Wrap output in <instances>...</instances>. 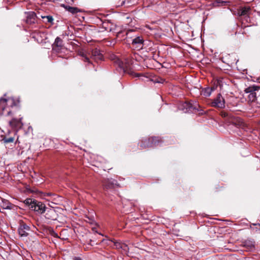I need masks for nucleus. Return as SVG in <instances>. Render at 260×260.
<instances>
[{"label": "nucleus", "instance_id": "nucleus-1", "mask_svg": "<svg viewBox=\"0 0 260 260\" xmlns=\"http://www.w3.org/2000/svg\"><path fill=\"white\" fill-rule=\"evenodd\" d=\"M115 62L118 65L120 71H122L123 73H127L135 77H146L143 75V74L136 73L131 70V66L132 63V61L129 58H125L124 61H122L120 59L117 58Z\"/></svg>", "mask_w": 260, "mask_h": 260}, {"label": "nucleus", "instance_id": "nucleus-2", "mask_svg": "<svg viewBox=\"0 0 260 260\" xmlns=\"http://www.w3.org/2000/svg\"><path fill=\"white\" fill-rule=\"evenodd\" d=\"M24 203L27 205L29 208L36 212L38 214H42L46 211V206L42 202L32 199H26Z\"/></svg>", "mask_w": 260, "mask_h": 260}, {"label": "nucleus", "instance_id": "nucleus-3", "mask_svg": "<svg viewBox=\"0 0 260 260\" xmlns=\"http://www.w3.org/2000/svg\"><path fill=\"white\" fill-rule=\"evenodd\" d=\"M183 108L182 110L184 112H199V114L203 115L205 113L204 110L201 109L199 104L196 102H185L182 105Z\"/></svg>", "mask_w": 260, "mask_h": 260}, {"label": "nucleus", "instance_id": "nucleus-4", "mask_svg": "<svg viewBox=\"0 0 260 260\" xmlns=\"http://www.w3.org/2000/svg\"><path fill=\"white\" fill-rule=\"evenodd\" d=\"M211 106L213 107L218 108H224L225 107V100L220 93L217 94V96L211 103Z\"/></svg>", "mask_w": 260, "mask_h": 260}, {"label": "nucleus", "instance_id": "nucleus-5", "mask_svg": "<svg viewBox=\"0 0 260 260\" xmlns=\"http://www.w3.org/2000/svg\"><path fill=\"white\" fill-rule=\"evenodd\" d=\"M259 89V87L256 86H249L245 89L246 93H249L248 95L249 100L251 102H254L256 99V91Z\"/></svg>", "mask_w": 260, "mask_h": 260}, {"label": "nucleus", "instance_id": "nucleus-6", "mask_svg": "<svg viewBox=\"0 0 260 260\" xmlns=\"http://www.w3.org/2000/svg\"><path fill=\"white\" fill-rule=\"evenodd\" d=\"M30 231V227L26 223L22 222L20 223V226L18 228L19 234L21 237H26L28 234V232Z\"/></svg>", "mask_w": 260, "mask_h": 260}, {"label": "nucleus", "instance_id": "nucleus-7", "mask_svg": "<svg viewBox=\"0 0 260 260\" xmlns=\"http://www.w3.org/2000/svg\"><path fill=\"white\" fill-rule=\"evenodd\" d=\"M143 43L144 40L141 37H137L132 41V45L133 47L138 50L142 49Z\"/></svg>", "mask_w": 260, "mask_h": 260}, {"label": "nucleus", "instance_id": "nucleus-8", "mask_svg": "<svg viewBox=\"0 0 260 260\" xmlns=\"http://www.w3.org/2000/svg\"><path fill=\"white\" fill-rule=\"evenodd\" d=\"M1 207L4 209L14 210L16 208L15 205L10 203L8 200L1 198Z\"/></svg>", "mask_w": 260, "mask_h": 260}, {"label": "nucleus", "instance_id": "nucleus-9", "mask_svg": "<svg viewBox=\"0 0 260 260\" xmlns=\"http://www.w3.org/2000/svg\"><path fill=\"white\" fill-rule=\"evenodd\" d=\"M11 101L12 103L11 105V106H14L15 104L14 103V101L13 98L11 99H4V98H1L0 99V114H2L3 111L6 108V106L7 105V102L8 101Z\"/></svg>", "mask_w": 260, "mask_h": 260}, {"label": "nucleus", "instance_id": "nucleus-10", "mask_svg": "<svg viewBox=\"0 0 260 260\" xmlns=\"http://www.w3.org/2000/svg\"><path fill=\"white\" fill-rule=\"evenodd\" d=\"M104 185L106 189H111L114 188L115 186H118L117 181L112 179H107L104 182Z\"/></svg>", "mask_w": 260, "mask_h": 260}, {"label": "nucleus", "instance_id": "nucleus-11", "mask_svg": "<svg viewBox=\"0 0 260 260\" xmlns=\"http://www.w3.org/2000/svg\"><path fill=\"white\" fill-rule=\"evenodd\" d=\"M251 13V8L249 7H242L237 10V14L239 16H248Z\"/></svg>", "mask_w": 260, "mask_h": 260}, {"label": "nucleus", "instance_id": "nucleus-12", "mask_svg": "<svg viewBox=\"0 0 260 260\" xmlns=\"http://www.w3.org/2000/svg\"><path fill=\"white\" fill-rule=\"evenodd\" d=\"M92 57L95 60H101L103 59V55L100 51L97 49H93L91 52Z\"/></svg>", "mask_w": 260, "mask_h": 260}, {"label": "nucleus", "instance_id": "nucleus-13", "mask_svg": "<svg viewBox=\"0 0 260 260\" xmlns=\"http://www.w3.org/2000/svg\"><path fill=\"white\" fill-rule=\"evenodd\" d=\"M150 140H151V144H147L146 146H147V147H148L149 146H151V145H158L159 142H161L160 139L158 137H152L150 139ZM140 146L141 147H145L146 145L145 144H141Z\"/></svg>", "mask_w": 260, "mask_h": 260}, {"label": "nucleus", "instance_id": "nucleus-14", "mask_svg": "<svg viewBox=\"0 0 260 260\" xmlns=\"http://www.w3.org/2000/svg\"><path fill=\"white\" fill-rule=\"evenodd\" d=\"M215 90L214 87H206L204 88L202 90L201 93L202 95L206 97L210 96L212 92Z\"/></svg>", "mask_w": 260, "mask_h": 260}, {"label": "nucleus", "instance_id": "nucleus-15", "mask_svg": "<svg viewBox=\"0 0 260 260\" xmlns=\"http://www.w3.org/2000/svg\"><path fill=\"white\" fill-rule=\"evenodd\" d=\"M61 7H63L67 11L72 14H76L80 11L79 9L76 7H72L64 4H62Z\"/></svg>", "mask_w": 260, "mask_h": 260}, {"label": "nucleus", "instance_id": "nucleus-16", "mask_svg": "<svg viewBox=\"0 0 260 260\" xmlns=\"http://www.w3.org/2000/svg\"><path fill=\"white\" fill-rule=\"evenodd\" d=\"M55 215V212L54 210L49 209L47 210V212L45 214V218L48 219H54V217Z\"/></svg>", "mask_w": 260, "mask_h": 260}, {"label": "nucleus", "instance_id": "nucleus-17", "mask_svg": "<svg viewBox=\"0 0 260 260\" xmlns=\"http://www.w3.org/2000/svg\"><path fill=\"white\" fill-rule=\"evenodd\" d=\"M62 40L59 37H57L53 44V49H55V47H57V50L60 49L62 47Z\"/></svg>", "mask_w": 260, "mask_h": 260}, {"label": "nucleus", "instance_id": "nucleus-18", "mask_svg": "<svg viewBox=\"0 0 260 260\" xmlns=\"http://www.w3.org/2000/svg\"><path fill=\"white\" fill-rule=\"evenodd\" d=\"M103 242L104 243H105L106 244H107V245H111V243H113L114 244V245L115 246V247L116 248H122V246L120 244V243L118 242H113L112 241L110 240H103Z\"/></svg>", "mask_w": 260, "mask_h": 260}, {"label": "nucleus", "instance_id": "nucleus-19", "mask_svg": "<svg viewBox=\"0 0 260 260\" xmlns=\"http://www.w3.org/2000/svg\"><path fill=\"white\" fill-rule=\"evenodd\" d=\"M42 17L43 19H45V22L53 23V21L54 19H53L52 16H51L50 15H48V16H42Z\"/></svg>", "mask_w": 260, "mask_h": 260}, {"label": "nucleus", "instance_id": "nucleus-20", "mask_svg": "<svg viewBox=\"0 0 260 260\" xmlns=\"http://www.w3.org/2000/svg\"><path fill=\"white\" fill-rule=\"evenodd\" d=\"M227 2L225 1H222L221 0L216 1L213 5L214 6H224Z\"/></svg>", "mask_w": 260, "mask_h": 260}, {"label": "nucleus", "instance_id": "nucleus-21", "mask_svg": "<svg viewBox=\"0 0 260 260\" xmlns=\"http://www.w3.org/2000/svg\"><path fill=\"white\" fill-rule=\"evenodd\" d=\"M30 17V22L31 23H34L35 22V18L36 17V14L34 13V12H30L29 13V16H28V17Z\"/></svg>", "mask_w": 260, "mask_h": 260}, {"label": "nucleus", "instance_id": "nucleus-22", "mask_svg": "<svg viewBox=\"0 0 260 260\" xmlns=\"http://www.w3.org/2000/svg\"><path fill=\"white\" fill-rule=\"evenodd\" d=\"M49 232L52 236L55 238H59L58 234L53 229L49 230Z\"/></svg>", "mask_w": 260, "mask_h": 260}, {"label": "nucleus", "instance_id": "nucleus-23", "mask_svg": "<svg viewBox=\"0 0 260 260\" xmlns=\"http://www.w3.org/2000/svg\"><path fill=\"white\" fill-rule=\"evenodd\" d=\"M14 139L12 137H10L9 138H4L3 139V141L5 143H12L14 141Z\"/></svg>", "mask_w": 260, "mask_h": 260}, {"label": "nucleus", "instance_id": "nucleus-24", "mask_svg": "<svg viewBox=\"0 0 260 260\" xmlns=\"http://www.w3.org/2000/svg\"><path fill=\"white\" fill-rule=\"evenodd\" d=\"M81 55L84 57L83 60L84 61L90 62L89 58L88 57H87L86 55H85L84 53H83Z\"/></svg>", "mask_w": 260, "mask_h": 260}, {"label": "nucleus", "instance_id": "nucleus-25", "mask_svg": "<svg viewBox=\"0 0 260 260\" xmlns=\"http://www.w3.org/2000/svg\"><path fill=\"white\" fill-rule=\"evenodd\" d=\"M221 115L223 117H227L229 116L228 113L225 112H222L221 113Z\"/></svg>", "mask_w": 260, "mask_h": 260}, {"label": "nucleus", "instance_id": "nucleus-26", "mask_svg": "<svg viewBox=\"0 0 260 260\" xmlns=\"http://www.w3.org/2000/svg\"><path fill=\"white\" fill-rule=\"evenodd\" d=\"M164 81H165V80H164V79H160V80H158V81H157V82H158V83H164Z\"/></svg>", "mask_w": 260, "mask_h": 260}, {"label": "nucleus", "instance_id": "nucleus-27", "mask_svg": "<svg viewBox=\"0 0 260 260\" xmlns=\"http://www.w3.org/2000/svg\"><path fill=\"white\" fill-rule=\"evenodd\" d=\"M74 260H82V259L79 257H75Z\"/></svg>", "mask_w": 260, "mask_h": 260}, {"label": "nucleus", "instance_id": "nucleus-28", "mask_svg": "<svg viewBox=\"0 0 260 260\" xmlns=\"http://www.w3.org/2000/svg\"><path fill=\"white\" fill-rule=\"evenodd\" d=\"M219 86L221 87L222 85L220 83H219Z\"/></svg>", "mask_w": 260, "mask_h": 260}]
</instances>
